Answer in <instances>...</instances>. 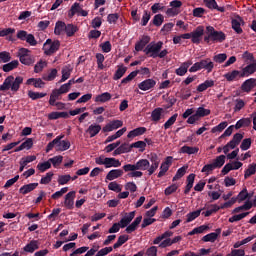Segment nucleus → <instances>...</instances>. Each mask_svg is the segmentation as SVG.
Returning a JSON list of instances; mask_svg holds the SVG:
<instances>
[{
  "mask_svg": "<svg viewBox=\"0 0 256 256\" xmlns=\"http://www.w3.org/2000/svg\"><path fill=\"white\" fill-rule=\"evenodd\" d=\"M135 213H136L135 211L124 213V216L119 221L121 225V229H125V227L127 228L130 225L131 221L135 219Z\"/></svg>",
  "mask_w": 256,
  "mask_h": 256,
  "instance_id": "ddd939ff",
  "label": "nucleus"
},
{
  "mask_svg": "<svg viewBox=\"0 0 256 256\" xmlns=\"http://www.w3.org/2000/svg\"><path fill=\"white\" fill-rule=\"evenodd\" d=\"M185 173H187V167L183 166L179 168L175 176L173 177L172 181H179V179L185 176Z\"/></svg>",
  "mask_w": 256,
  "mask_h": 256,
  "instance_id": "8fccbe9b",
  "label": "nucleus"
},
{
  "mask_svg": "<svg viewBox=\"0 0 256 256\" xmlns=\"http://www.w3.org/2000/svg\"><path fill=\"white\" fill-rule=\"evenodd\" d=\"M227 39V36L223 31H217L213 26L206 27V36H204V42L208 45L211 43H223Z\"/></svg>",
  "mask_w": 256,
  "mask_h": 256,
  "instance_id": "f257e3e1",
  "label": "nucleus"
},
{
  "mask_svg": "<svg viewBox=\"0 0 256 256\" xmlns=\"http://www.w3.org/2000/svg\"><path fill=\"white\" fill-rule=\"evenodd\" d=\"M255 87H256V79L249 78L242 83L241 90L244 91V93H250V91L252 89H255Z\"/></svg>",
  "mask_w": 256,
  "mask_h": 256,
  "instance_id": "f3484780",
  "label": "nucleus"
},
{
  "mask_svg": "<svg viewBox=\"0 0 256 256\" xmlns=\"http://www.w3.org/2000/svg\"><path fill=\"white\" fill-rule=\"evenodd\" d=\"M225 159H227L225 155H220L212 160V165H214L216 169H221L223 165H225Z\"/></svg>",
  "mask_w": 256,
  "mask_h": 256,
  "instance_id": "72a5a7b5",
  "label": "nucleus"
},
{
  "mask_svg": "<svg viewBox=\"0 0 256 256\" xmlns=\"http://www.w3.org/2000/svg\"><path fill=\"white\" fill-rule=\"evenodd\" d=\"M71 181V175H60L58 177V183L60 185H67V183H69Z\"/></svg>",
  "mask_w": 256,
  "mask_h": 256,
  "instance_id": "338daca9",
  "label": "nucleus"
},
{
  "mask_svg": "<svg viewBox=\"0 0 256 256\" xmlns=\"http://www.w3.org/2000/svg\"><path fill=\"white\" fill-rule=\"evenodd\" d=\"M148 161H150L151 165L150 168L148 169V175H153L159 169V164L161 163V158L157 155V153H150L148 154Z\"/></svg>",
  "mask_w": 256,
  "mask_h": 256,
  "instance_id": "0eeeda50",
  "label": "nucleus"
},
{
  "mask_svg": "<svg viewBox=\"0 0 256 256\" xmlns=\"http://www.w3.org/2000/svg\"><path fill=\"white\" fill-rule=\"evenodd\" d=\"M165 21V17L162 16V14H157L154 16L152 23L155 25V27H161Z\"/></svg>",
  "mask_w": 256,
  "mask_h": 256,
  "instance_id": "603ef678",
  "label": "nucleus"
},
{
  "mask_svg": "<svg viewBox=\"0 0 256 256\" xmlns=\"http://www.w3.org/2000/svg\"><path fill=\"white\" fill-rule=\"evenodd\" d=\"M73 71V68L71 65H66L62 68V78L60 80V83H65L69 77H71V72Z\"/></svg>",
  "mask_w": 256,
  "mask_h": 256,
  "instance_id": "c85d7f7f",
  "label": "nucleus"
},
{
  "mask_svg": "<svg viewBox=\"0 0 256 256\" xmlns=\"http://www.w3.org/2000/svg\"><path fill=\"white\" fill-rule=\"evenodd\" d=\"M117 21H119L118 13L109 14L107 16V22L109 23V25H115Z\"/></svg>",
  "mask_w": 256,
  "mask_h": 256,
  "instance_id": "69168bd1",
  "label": "nucleus"
},
{
  "mask_svg": "<svg viewBox=\"0 0 256 256\" xmlns=\"http://www.w3.org/2000/svg\"><path fill=\"white\" fill-rule=\"evenodd\" d=\"M180 153H184L186 155H196V153H199V147L184 145L180 148Z\"/></svg>",
  "mask_w": 256,
  "mask_h": 256,
  "instance_id": "7c9ffc66",
  "label": "nucleus"
},
{
  "mask_svg": "<svg viewBox=\"0 0 256 256\" xmlns=\"http://www.w3.org/2000/svg\"><path fill=\"white\" fill-rule=\"evenodd\" d=\"M55 77H57V69H52L51 71H50V73L47 75V74H44L43 76H42V79L44 80V81H53L54 79H55Z\"/></svg>",
  "mask_w": 256,
  "mask_h": 256,
  "instance_id": "052dcab7",
  "label": "nucleus"
},
{
  "mask_svg": "<svg viewBox=\"0 0 256 256\" xmlns=\"http://www.w3.org/2000/svg\"><path fill=\"white\" fill-rule=\"evenodd\" d=\"M141 221H143V216H138L135 220L125 229L126 233H133L137 231V227L141 225Z\"/></svg>",
  "mask_w": 256,
  "mask_h": 256,
  "instance_id": "b1692460",
  "label": "nucleus"
},
{
  "mask_svg": "<svg viewBox=\"0 0 256 256\" xmlns=\"http://www.w3.org/2000/svg\"><path fill=\"white\" fill-rule=\"evenodd\" d=\"M163 114V108H156L151 113V121H154V123H158V121H161V115Z\"/></svg>",
  "mask_w": 256,
  "mask_h": 256,
  "instance_id": "c9c22d12",
  "label": "nucleus"
},
{
  "mask_svg": "<svg viewBox=\"0 0 256 256\" xmlns=\"http://www.w3.org/2000/svg\"><path fill=\"white\" fill-rule=\"evenodd\" d=\"M161 49H163V42L158 41V42H151L149 43L145 49L143 50L145 55L147 57H151L152 59H157L158 53H160Z\"/></svg>",
  "mask_w": 256,
  "mask_h": 256,
  "instance_id": "20e7f679",
  "label": "nucleus"
},
{
  "mask_svg": "<svg viewBox=\"0 0 256 256\" xmlns=\"http://www.w3.org/2000/svg\"><path fill=\"white\" fill-rule=\"evenodd\" d=\"M100 131H101V125L92 124L86 130V133L90 135V138H93V137H96V135H99Z\"/></svg>",
  "mask_w": 256,
  "mask_h": 256,
  "instance_id": "bb28decb",
  "label": "nucleus"
},
{
  "mask_svg": "<svg viewBox=\"0 0 256 256\" xmlns=\"http://www.w3.org/2000/svg\"><path fill=\"white\" fill-rule=\"evenodd\" d=\"M48 161H50V164L52 163L53 167H59V165L63 163V156H54L53 158L48 159Z\"/></svg>",
  "mask_w": 256,
  "mask_h": 256,
  "instance_id": "4d7b16f0",
  "label": "nucleus"
},
{
  "mask_svg": "<svg viewBox=\"0 0 256 256\" xmlns=\"http://www.w3.org/2000/svg\"><path fill=\"white\" fill-rule=\"evenodd\" d=\"M219 235H221V228L216 229L215 232H211V233L205 235L202 238V241L204 243H215L217 241V239L219 238Z\"/></svg>",
  "mask_w": 256,
  "mask_h": 256,
  "instance_id": "2eb2a0df",
  "label": "nucleus"
},
{
  "mask_svg": "<svg viewBox=\"0 0 256 256\" xmlns=\"http://www.w3.org/2000/svg\"><path fill=\"white\" fill-rule=\"evenodd\" d=\"M151 162L147 159H140L136 162V171H149Z\"/></svg>",
  "mask_w": 256,
  "mask_h": 256,
  "instance_id": "aec40b11",
  "label": "nucleus"
},
{
  "mask_svg": "<svg viewBox=\"0 0 256 256\" xmlns=\"http://www.w3.org/2000/svg\"><path fill=\"white\" fill-rule=\"evenodd\" d=\"M61 95L62 94L59 90H52V93L50 94L49 105H51V107H55V103L61 99Z\"/></svg>",
  "mask_w": 256,
  "mask_h": 256,
  "instance_id": "cd10ccee",
  "label": "nucleus"
},
{
  "mask_svg": "<svg viewBox=\"0 0 256 256\" xmlns=\"http://www.w3.org/2000/svg\"><path fill=\"white\" fill-rule=\"evenodd\" d=\"M251 125V119L249 118H242L236 122L234 125L235 129H241V127H249Z\"/></svg>",
  "mask_w": 256,
  "mask_h": 256,
  "instance_id": "37998d69",
  "label": "nucleus"
},
{
  "mask_svg": "<svg viewBox=\"0 0 256 256\" xmlns=\"http://www.w3.org/2000/svg\"><path fill=\"white\" fill-rule=\"evenodd\" d=\"M157 85V81L153 80L152 78H148L141 83L138 84V88L141 91H149L153 89Z\"/></svg>",
  "mask_w": 256,
  "mask_h": 256,
  "instance_id": "4468645a",
  "label": "nucleus"
},
{
  "mask_svg": "<svg viewBox=\"0 0 256 256\" xmlns=\"http://www.w3.org/2000/svg\"><path fill=\"white\" fill-rule=\"evenodd\" d=\"M23 84V77L18 76L14 77L13 75L8 76L2 85H0V91H13L14 93H17L19 91L21 85Z\"/></svg>",
  "mask_w": 256,
  "mask_h": 256,
  "instance_id": "f03ea898",
  "label": "nucleus"
},
{
  "mask_svg": "<svg viewBox=\"0 0 256 256\" xmlns=\"http://www.w3.org/2000/svg\"><path fill=\"white\" fill-rule=\"evenodd\" d=\"M247 215H249V212H243L241 214H237V215L230 217L228 221H229V223H235L237 221H241V219H245V217H247Z\"/></svg>",
  "mask_w": 256,
  "mask_h": 256,
  "instance_id": "864d4df0",
  "label": "nucleus"
},
{
  "mask_svg": "<svg viewBox=\"0 0 256 256\" xmlns=\"http://www.w3.org/2000/svg\"><path fill=\"white\" fill-rule=\"evenodd\" d=\"M11 61V53L7 51L0 52V63H9Z\"/></svg>",
  "mask_w": 256,
  "mask_h": 256,
  "instance_id": "e2e57ef3",
  "label": "nucleus"
},
{
  "mask_svg": "<svg viewBox=\"0 0 256 256\" xmlns=\"http://www.w3.org/2000/svg\"><path fill=\"white\" fill-rule=\"evenodd\" d=\"M19 67V60H13L7 64H4L2 66V70L4 73H9L10 71H13V69H17Z\"/></svg>",
  "mask_w": 256,
  "mask_h": 256,
  "instance_id": "c756f323",
  "label": "nucleus"
},
{
  "mask_svg": "<svg viewBox=\"0 0 256 256\" xmlns=\"http://www.w3.org/2000/svg\"><path fill=\"white\" fill-rule=\"evenodd\" d=\"M227 125V121L221 122L220 124L211 129V133H221L223 130L226 129Z\"/></svg>",
  "mask_w": 256,
  "mask_h": 256,
  "instance_id": "13d9d810",
  "label": "nucleus"
},
{
  "mask_svg": "<svg viewBox=\"0 0 256 256\" xmlns=\"http://www.w3.org/2000/svg\"><path fill=\"white\" fill-rule=\"evenodd\" d=\"M227 256H245V250L243 249H234Z\"/></svg>",
  "mask_w": 256,
  "mask_h": 256,
  "instance_id": "774afa93",
  "label": "nucleus"
},
{
  "mask_svg": "<svg viewBox=\"0 0 256 256\" xmlns=\"http://www.w3.org/2000/svg\"><path fill=\"white\" fill-rule=\"evenodd\" d=\"M51 167V162L48 160L46 162L38 163L37 169L40 173H45Z\"/></svg>",
  "mask_w": 256,
  "mask_h": 256,
  "instance_id": "6e6d98bb",
  "label": "nucleus"
},
{
  "mask_svg": "<svg viewBox=\"0 0 256 256\" xmlns=\"http://www.w3.org/2000/svg\"><path fill=\"white\" fill-rule=\"evenodd\" d=\"M241 73V77H249L253 75V73H256V62L248 64L242 69Z\"/></svg>",
  "mask_w": 256,
  "mask_h": 256,
  "instance_id": "412c9836",
  "label": "nucleus"
},
{
  "mask_svg": "<svg viewBox=\"0 0 256 256\" xmlns=\"http://www.w3.org/2000/svg\"><path fill=\"white\" fill-rule=\"evenodd\" d=\"M207 229H209V226L201 225L199 227L194 228L192 231H190L188 235H197V234L203 233L204 231H207Z\"/></svg>",
  "mask_w": 256,
  "mask_h": 256,
  "instance_id": "bf43d9fd",
  "label": "nucleus"
},
{
  "mask_svg": "<svg viewBox=\"0 0 256 256\" xmlns=\"http://www.w3.org/2000/svg\"><path fill=\"white\" fill-rule=\"evenodd\" d=\"M129 241V235L124 234L118 237L117 242L113 245V249H119L122 245H125Z\"/></svg>",
  "mask_w": 256,
  "mask_h": 256,
  "instance_id": "e433bc0d",
  "label": "nucleus"
},
{
  "mask_svg": "<svg viewBox=\"0 0 256 256\" xmlns=\"http://www.w3.org/2000/svg\"><path fill=\"white\" fill-rule=\"evenodd\" d=\"M39 249V241L31 240L26 246H24L23 251L25 253H35Z\"/></svg>",
  "mask_w": 256,
  "mask_h": 256,
  "instance_id": "393cba45",
  "label": "nucleus"
},
{
  "mask_svg": "<svg viewBox=\"0 0 256 256\" xmlns=\"http://www.w3.org/2000/svg\"><path fill=\"white\" fill-rule=\"evenodd\" d=\"M19 60H20V63H22V65H27V66L33 65V63H35V57L31 55L20 57Z\"/></svg>",
  "mask_w": 256,
  "mask_h": 256,
  "instance_id": "de8ad7c7",
  "label": "nucleus"
},
{
  "mask_svg": "<svg viewBox=\"0 0 256 256\" xmlns=\"http://www.w3.org/2000/svg\"><path fill=\"white\" fill-rule=\"evenodd\" d=\"M120 127H123L122 120H112L102 128V131L103 133H111V131L120 129Z\"/></svg>",
  "mask_w": 256,
  "mask_h": 256,
  "instance_id": "9d476101",
  "label": "nucleus"
},
{
  "mask_svg": "<svg viewBox=\"0 0 256 256\" xmlns=\"http://www.w3.org/2000/svg\"><path fill=\"white\" fill-rule=\"evenodd\" d=\"M79 31V28L74 24H66L65 33L67 37H73Z\"/></svg>",
  "mask_w": 256,
  "mask_h": 256,
  "instance_id": "f704fd0d",
  "label": "nucleus"
},
{
  "mask_svg": "<svg viewBox=\"0 0 256 256\" xmlns=\"http://www.w3.org/2000/svg\"><path fill=\"white\" fill-rule=\"evenodd\" d=\"M177 117H179V114L172 115L165 123H164V129H169L172 125H175V121H177Z\"/></svg>",
  "mask_w": 256,
  "mask_h": 256,
  "instance_id": "680f3d73",
  "label": "nucleus"
},
{
  "mask_svg": "<svg viewBox=\"0 0 256 256\" xmlns=\"http://www.w3.org/2000/svg\"><path fill=\"white\" fill-rule=\"evenodd\" d=\"M28 97L32 99V101H37V99H43V97H47V93L43 92H33V91H28Z\"/></svg>",
  "mask_w": 256,
  "mask_h": 256,
  "instance_id": "ea45409f",
  "label": "nucleus"
},
{
  "mask_svg": "<svg viewBox=\"0 0 256 256\" xmlns=\"http://www.w3.org/2000/svg\"><path fill=\"white\" fill-rule=\"evenodd\" d=\"M17 39L19 41H26L30 47H37V40L33 34H29L25 30H18L16 34Z\"/></svg>",
  "mask_w": 256,
  "mask_h": 256,
  "instance_id": "423d86ee",
  "label": "nucleus"
},
{
  "mask_svg": "<svg viewBox=\"0 0 256 256\" xmlns=\"http://www.w3.org/2000/svg\"><path fill=\"white\" fill-rule=\"evenodd\" d=\"M231 25L233 31H235L237 35H241V33H243V28H241V26L245 25V20H243L241 16L237 15L231 20Z\"/></svg>",
  "mask_w": 256,
  "mask_h": 256,
  "instance_id": "1a4fd4ad",
  "label": "nucleus"
},
{
  "mask_svg": "<svg viewBox=\"0 0 256 256\" xmlns=\"http://www.w3.org/2000/svg\"><path fill=\"white\" fill-rule=\"evenodd\" d=\"M193 65V61L187 60L186 62H183L179 68L175 70L176 75L179 77H183L187 74V71H189L190 66Z\"/></svg>",
  "mask_w": 256,
  "mask_h": 256,
  "instance_id": "dca6fc26",
  "label": "nucleus"
},
{
  "mask_svg": "<svg viewBox=\"0 0 256 256\" xmlns=\"http://www.w3.org/2000/svg\"><path fill=\"white\" fill-rule=\"evenodd\" d=\"M123 170L122 169H113L108 172L106 175V179L108 181H114V179H119V177H123Z\"/></svg>",
  "mask_w": 256,
  "mask_h": 256,
  "instance_id": "5701e85b",
  "label": "nucleus"
},
{
  "mask_svg": "<svg viewBox=\"0 0 256 256\" xmlns=\"http://www.w3.org/2000/svg\"><path fill=\"white\" fill-rule=\"evenodd\" d=\"M203 35H205V27L198 26L194 31H192V43L199 45Z\"/></svg>",
  "mask_w": 256,
  "mask_h": 256,
  "instance_id": "f8f14e48",
  "label": "nucleus"
},
{
  "mask_svg": "<svg viewBox=\"0 0 256 256\" xmlns=\"http://www.w3.org/2000/svg\"><path fill=\"white\" fill-rule=\"evenodd\" d=\"M71 147V142L69 140H62L59 139L57 144V151H67Z\"/></svg>",
  "mask_w": 256,
  "mask_h": 256,
  "instance_id": "58836bf2",
  "label": "nucleus"
},
{
  "mask_svg": "<svg viewBox=\"0 0 256 256\" xmlns=\"http://www.w3.org/2000/svg\"><path fill=\"white\" fill-rule=\"evenodd\" d=\"M63 137L65 136L64 135L57 136L54 140L49 142L46 146V153H49V151H52L53 147H56V151H57V145H59V139H63Z\"/></svg>",
  "mask_w": 256,
  "mask_h": 256,
  "instance_id": "4c0bfd02",
  "label": "nucleus"
},
{
  "mask_svg": "<svg viewBox=\"0 0 256 256\" xmlns=\"http://www.w3.org/2000/svg\"><path fill=\"white\" fill-rule=\"evenodd\" d=\"M110 167H121V161L117 158H105V168L110 169Z\"/></svg>",
  "mask_w": 256,
  "mask_h": 256,
  "instance_id": "2f4dec72",
  "label": "nucleus"
},
{
  "mask_svg": "<svg viewBox=\"0 0 256 256\" xmlns=\"http://www.w3.org/2000/svg\"><path fill=\"white\" fill-rule=\"evenodd\" d=\"M53 175V172L46 173V175L41 178L40 184L49 185V183H51V181L53 180Z\"/></svg>",
  "mask_w": 256,
  "mask_h": 256,
  "instance_id": "5fc2aeb1",
  "label": "nucleus"
},
{
  "mask_svg": "<svg viewBox=\"0 0 256 256\" xmlns=\"http://www.w3.org/2000/svg\"><path fill=\"white\" fill-rule=\"evenodd\" d=\"M242 72L239 70H233L231 72H227L226 74H224V78L226 79V81H228L229 83L233 82V81H239V79H241Z\"/></svg>",
  "mask_w": 256,
  "mask_h": 256,
  "instance_id": "a211bd4d",
  "label": "nucleus"
},
{
  "mask_svg": "<svg viewBox=\"0 0 256 256\" xmlns=\"http://www.w3.org/2000/svg\"><path fill=\"white\" fill-rule=\"evenodd\" d=\"M61 47V42L59 40H51L47 39L46 42L43 45V51L48 56L51 57V55H54V53H57Z\"/></svg>",
  "mask_w": 256,
  "mask_h": 256,
  "instance_id": "39448f33",
  "label": "nucleus"
},
{
  "mask_svg": "<svg viewBox=\"0 0 256 256\" xmlns=\"http://www.w3.org/2000/svg\"><path fill=\"white\" fill-rule=\"evenodd\" d=\"M125 73H127V68L126 67H123V66H120L114 76H113V79L114 81H119V79H121V77H123V75H125Z\"/></svg>",
  "mask_w": 256,
  "mask_h": 256,
  "instance_id": "09e8293b",
  "label": "nucleus"
},
{
  "mask_svg": "<svg viewBox=\"0 0 256 256\" xmlns=\"http://www.w3.org/2000/svg\"><path fill=\"white\" fill-rule=\"evenodd\" d=\"M75 191H70L65 195L64 198V207L68 210H72L75 208Z\"/></svg>",
  "mask_w": 256,
  "mask_h": 256,
  "instance_id": "9b49d317",
  "label": "nucleus"
},
{
  "mask_svg": "<svg viewBox=\"0 0 256 256\" xmlns=\"http://www.w3.org/2000/svg\"><path fill=\"white\" fill-rule=\"evenodd\" d=\"M66 26H67V24H65V22L57 21L55 24L54 33L56 35H61V33H63V31H65Z\"/></svg>",
  "mask_w": 256,
  "mask_h": 256,
  "instance_id": "79ce46f5",
  "label": "nucleus"
},
{
  "mask_svg": "<svg viewBox=\"0 0 256 256\" xmlns=\"http://www.w3.org/2000/svg\"><path fill=\"white\" fill-rule=\"evenodd\" d=\"M107 101H111V93L104 92L95 97V103H107Z\"/></svg>",
  "mask_w": 256,
  "mask_h": 256,
  "instance_id": "473e14b6",
  "label": "nucleus"
},
{
  "mask_svg": "<svg viewBox=\"0 0 256 256\" xmlns=\"http://www.w3.org/2000/svg\"><path fill=\"white\" fill-rule=\"evenodd\" d=\"M147 133V128L145 127H138L130 131L127 135L128 139H135V137H141V135H145Z\"/></svg>",
  "mask_w": 256,
  "mask_h": 256,
  "instance_id": "4be33fe9",
  "label": "nucleus"
},
{
  "mask_svg": "<svg viewBox=\"0 0 256 256\" xmlns=\"http://www.w3.org/2000/svg\"><path fill=\"white\" fill-rule=\"evenodd\" d=\"M201 211H203V209H199V210L188 213L186 215V217H187L186 223H191V221H195V219H197V217H199V215H201Z\"/></svg>",
  "mask_w": 256,
  "mask_h": 256,
  "instance_id": "a18cd8bd",
  "label": "nucleus"
},
{
  "mask_svg": "<svg viewBox=\"0 0 256 256\" xmlns=\"http://www.w3.org/2000/svg\"><path fill=\"white\" fill-rule=\"evenodd\" d=\"M139 73H141V71H139V70L132 71L128 76H126L124 79H122L121 84L127 85V83H129V81H133V79H135L136 76L139 75Z\"/></svg>",
  "mask_w": 256,
  "mask_h": 256,
  "instance_id": "49530a36",
  "label": "nucleus"
},
{
  "mask_svg": "<svg viewBox=\"0 0 256 256\" xmlns=\"http://www.w3.org/2000/svg\"><path fill=\"white\" fill-rule=\"evenodd\" d=\"M45 67H47V62L40 60L34 66V73H41V71H43V69H45Z\"/></svg>",
  "mask_w": 256,
  "mask_h": 256,
  "instance_id": "0e129e2a",
  "label": "nucleus"
},
{
  "mask_svg": "<svg viewBox=\"0 0 256 256\" xmlns=\"http://www.w3.org/2000/svg\"><path fill=\"white\" fill-rule=\"evenodd\" d=\"M80 10H81V7L79 6V3L75 2V3L71 6V8H70V10H69V12H68V17H70V19H71L72 17H75V14H76V13H79Z\"/></svg>",
  "mask_w": 256,
  "mask_h": 256,
  "instance_id": "3c124183",
  "label": "nucleus"
},
{
  "mask_svg": "<svg viewBox=\"0 0 256 256\" xmlns=\"http://www.w3.org/2000/svg\"><path fill=\"white\" fill-rule=\"evenodd\" d=\"M195 115L198 116V119H201L202 117H207L211 115V110L203 107H199L197 108Z\"/></svg>",
  "mask_w": 256,
  "mask_h": 256,
  "instance_id": "a19ab883",
  "label": "nucleus"
},
{
  "mask_svg": "<svg viewBox=\"0 0 256 256\" xmlns=\"http://www.w3.org/2000/svg\"><path fill=\"white\" fill-rule=\"evenodd\" d=\"M171 165H173V156H168L165 158L164 162L161 163L160 171L157 175L158 179H161V177H165V173L169 171Z\"/></svg>",
  "mask_w": 256,
  "mask_h": 256,
  "instance_id": "6e6552de",
  "label": "nucleus"
},
{
  "mask_svg": "<svg viewBox=\"0 0 256 256\" xmlns=\"http://www.w3.org/2000/svg\"><path fill=\"white\" fill-rule=\"evenodd\" d=\"M214 67H215V64L213 63V61H211V58H206V59L200 60L199 62L194 63L189 69V72L197 73V71H201V69H205L207 73H211Z\"/></svg>",
  "mask_w": 256,
  "mask_h": 256,
  "instance_id": "7ed1b4c3",
  "label": "nucleus"
},
{
  "mask_svg": "<svg viewBox=\"0 0 256 256\" xmlns=\"http://www.w3.org/2000/svg\"><path fill=\"white\" fill-rule=\"evenodd\" d=\"M255 173H256V163H252L248 165V169L245 170L244 178L249 179V177H251V175H255Z\"/></svg>",
  "mask_w": 256,
  "mask_h": 256,
  "instance_id": "c03bdc74",
  "label": "nucleus"
},
{
  "mask_svg": "<svg viewBox=\"0 0 256 256\" xmlns=\"http://www.w3.org/2000/svg\"><path fill=\"white\" fill-rule=\"evenodd\" d=\"M37 187H39V183L26 184L19 189V193H21L22 195H27V193H31V191H35Z\"/></svg>",
  "mask_w": 256,
  "mask_h": 256,
  "instance_id": "a878e982",
  "label": "nucleus"
},
{
  "mask_svg": "<svg viewBox=\"0 0 256 256\" xmlns=\"http://www.w3.org/2000/svg\"><path fill=\"white\" fill-rule=\"evenodd\" d=\"M151 41V37L149 36H142V38L140 39V41H138L135 44V51H143V49H145V47H147V45H149Z\"/></svg>",
  "mask_w": 256,
  "mask_h": 256,
  "instance_id": "6ab92c4d",
  "label": "nucleus"
}]
</instances>
